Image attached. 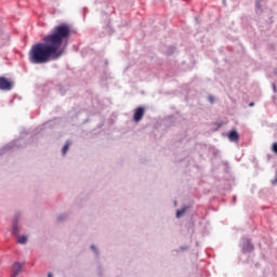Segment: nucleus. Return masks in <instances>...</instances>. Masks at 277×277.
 <instances>
[{"mask_svg": "<svg viewBox=\"0 0 277 277\" xmlns=\"http://www.w3.org/2000/svg\"><path fill=\"white\" fill-rule=\"evenodd\" d=\"M185 211H187V207H184V208H182L181 210H177V211H176V217H181V214H182V213H185Z\"/></svg>", "mask_w": 277, "mask_h": 277, "instance_id": "f8f14e48", "label": "nucleus"}, {"mask_svg": "<svg viewBox=\"0 0 277 277\" xmlns=\"http://www.w3.org/2000/svg\"><path fill=\"white\" fill-rule=\"evenodd\" d=\"M263 0L255 1L256 14H261L263 12Z\"/></svg>", "mask_w": 277, "mask_h": 277, "instance_id": "1a4fd4ad", "label": "nucleus"}, {"mask_svg": "<svg viewBox=\"0 0 277 277\" xmlns=\"http://www.w3.org/2000/svg\"><path fill=\"white\" fill-rule=\"evenodd\" d=\"M272 185H277V179L276 177L272 180Z\"/></svg>", "mask_w": 277, "mask_h": 277, "instance_id": "a211bd4d", "label": "nucleus"}, {"mask_svg": "<svg viewBox=\"0 0 277 277\" xmlns=\"http://www.w3.org/2000/svg\"><path fill=\"white\" fill-rule=\"evenodd\" d=\"M144 111H145V109L142 106L135 108L134 116H133L134 122H140V120H142V118H144Z\"/></svg>", "mask_w": 277, "mask_h": 277, "instance_id": "423d86ee", "label": "nucleus"}, {"mask_svg": "<svg viewBox=\"0 0 277 277\" xmlns=\"http://www.w3.org/2000/svg\"><path fill=\"white\" fill-rule=\"evenodd\" d=\"M70 146V141H67L66 144L64 145L62 153L63 155H66L68 153V147Z\"/></svg>", "mask_w": 277, "mask_h": 277, "instance_id": "9b49d317", "label": "nucleus"}, {"mask_svg": "<svg viewBox=\"0 0 277 277\" xmlns=\"http://www.w3.org/2000/svg\"><path fill=\"white\" fill-rule=\"evenodd\" d=\"M228 140L229 142H239V133L236 130H232L228 132Z\"/></svg>", "mask_w": 277, "mask_h": 277, "instance_id": "6e6552de", "label": "nucleus"}, {"mask_svg": "<svg viewBox=\"0 0 277 277\" xmlns=\"http://www.w3.org/2000/svg\"><path fill=\"white\" fill-rule=\"evenodd\" d=\"M71 34L72 28L69 24L62 23L54 26L50 34L42 38V42L31 45L28 52V62L30 64H49V62L60 60L68 47Z\"/></svg>", "mask_w": 277, "mask_h": 277, "instance_id": "f257e3e1", "label": "nucleus"}, {"mask_svg": "<svg viewBox=\"0 0 277 277\" xmlns=\"http://www.w3.org/2000/svg\"><path fill=\"white\" fill-rule=\"evenodd\" d=\"M22 272H23V264H21L19 262H15L12 266L11 277H17L18 274H21Z\"/></svg>", "mask_w": 277, "mask_h": 277, "instance_id": "0eeeda50", "label": "nucleus"}, {"mask_svg": "<svg viewBox=\"0 0 277 277\" xmlns=\"http://www.w3.org/2000/svg\"><path fill=\"white\" fill-rule=\"evenodd\" d=\"M23 146H25V140L18 138L4 146L3 150H14L15 148H23Z\"/></svg>", "mask_w": 277, "mask_h": 277, "instance_id": "7ed1b4c3", "label": "nucleus"}, {"mask_svg": "<svg viewBox=\"0 0 277 277\" xmlns=\"http://www.w3.org/2000/svg\"><path fill=\"white\" fill-rule=\"evenodd\" d=\"M67 217H68V215H66V214H61V215L57 216V221H58V222H64V220H66Z\"/></svg>", "mask_w": 277, "mask_h": 277, "instance_id": "ddd939ff", "label": "nucleus"}, {"mask_svg": "<svg viewBox=\"0 0 277 277\" xmlns=\"http://www.w3.org/2000/svg\"><path fill=\"white\" fill-rule=\"evenodd\" d=\"M14 88V83L12 81L8 80V78L1 76L0 77V90L2 92H10Z\"/></svg>", "mask_w": 277, "mask_h": 277, "instance_id": "f03ea898", "label": "nucleus"}, {"mask_svg": "<svg viewBox=\"0 0 277 277\" xmlns=\"http://www.w3.org/2000/svg\"><path fill=\"white\" fill-rule=\"evenodd\" d=\"M272 150L275 153V155H277V143L272 145Z\"/></svg>", "mask_w": 277, "mask_h": 277, "instance_id": "4468645a", "label": "nucleus"}, {"mask_svg": "<svg viewBox=\"0 0 277 277\" xmlns=\"http://www.w3.org/2000/svg\"><path fill=\"white\" fill-rule=\"evenodd\" d=\"M274 75H276V76H277V68H275V69H274Z\"/></svg>", "mask_w": 277, "mask_h": 277, "instance_id": "5701e85b", "label": "nucleus"}, {"mask_svg": "<svg viewBox=\"0 0 277 277\" xmlns=\"http://www.w3.org/2000/svg\"><path fill=\"white\" fill-rule=\"evenodd\" d=\"M273 90H274L275 94H277V88H276V84H273Z\"/></svg>", "mask_w": 277, "mask_h": 277, "instance_id": "6ab92c4d", "label": "nucleus"}, {"mask_svg": "<svg viewBox=\"0 0 277 277\" xmlns=\"http://www.w3.org/2000/svg\"><path fill=\"white\" fill-rule=\"evenodd\" d=\"M91 250H93V252L96 254V256H98V249H96V247L94 245L91 246Z\"/></svg>", "mask_w": 277, "mask_h": 277, "instance_id": "2eb2a0df", "label": "nucleus"}, {"mask_svg": "<svg viewBox=\"0 0 277 277\" xmlns=\"http://www.w3.org/2000/svg\"><path fill=\"white\" fill-rule=\"evenodd\" d=\"M249 107H254V102L249 103Z\"/></svg>", "mask_w": 277, "mask_h": 277, "instance_id": "412c9836", "label": "nucleus"}, {"mask_svg": "<svg viewBox=\"0 0 277 277\" xmlns=\"http://www.w3.org/2000/svg\"><path fill=\"white\" fill-rule=\"evenodd\" d=\"M174 53V47L169 48V51L167 52L168 55H172Z\"/></svg>", "mask_w": 277, "mask_h": 277, "instance_id": "dca6fc26", "label": "nucleus"}, {"mask_svg": "<svg viewBox=\"0 0 277 277\" xmlns=\"http://www.w3.org/2000/svg\"><path fill=\"white\" fill-rule=\"evenodd\" d=\"M242 252H252L254 250V245H252V240L249 238H242Z\"/></svg>", "mask_w": 277, "mask_h": 277, "instance_id": "20e7f679", "label": "nucleus"}, {"mask_svg": "<svg viewBox=\"0 0 277 277\" xmlns=\"http://www.w3.org/2000/svg\"><path fill=\"white\" fill-rule=\"evenodd\" d=\"M11 235H13V237H18V235H21V227L18 226V215H16L13 220Z\"/></svg>", "mask_w": 277, "mask_h": 277, "instance_id": "39448f33", "label": "nucleus"}, {"mask_svg": "<svg viewBox=\"0 0 277 277\" xmlns=\"http://www.w3.org/2000/svg\"><path fill=\"white\" fill-rule=\"evenodd\" d=\"M208 98H209L210 103H214V101H215V98L213 96H209Z\"/></svg>", "mask_w": 277, "mask_h": 277, "instance_id": "f3484780", "label": "nucleus"}, {"mask_svg": "<svg viewBox=\"0 0 277 277\" xmlns=\"http://www.w3.org/2000/svg\"><path fill=\"white\" fill-rule=\"evenodd\" d=\"M48 277H53V273H49V274H48Z\"/></svg>", "mask_w": 277, "mask_h": 277, "instance_id": "4be33fe9", "label": "nucleus"}, {"mask_svg": "<svg viewBox=\"0 0 277 277\" xmlns=\"http://www.w3.org/2000/svg\"><path fill=\"white\" fill-rule=\"evenodd\" d=\"M236 202H237V197L234 196V197H233V205H235Z\"/></svg>", "mask_w": 277, "mask_h": 277, "instance_id": "aec40b11", "label": "nucleus"}, {"mask_svg": "<svg viewBox=\"0 0 277 277\" xmlns=\"http://www.w3.org/2000/svg\"><path fill=\"white\" fill-rule=\"evenodd\" d=\"M17 243H21L22 246H25V243H27V236H19L17 238Z\"/></svg>", "mask_w": 277, "mask_h": 277, "instance_id": "9d476101", "label": "nucleus"}]
</instances>
